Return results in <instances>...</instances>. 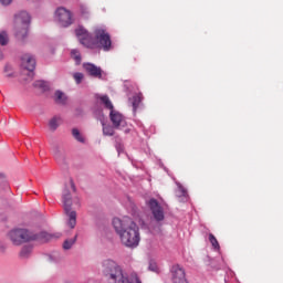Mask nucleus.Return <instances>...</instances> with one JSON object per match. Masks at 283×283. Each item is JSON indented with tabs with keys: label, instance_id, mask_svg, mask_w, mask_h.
Wrapping results in <instances>:
<instances>
[{
	"label": "nucleus",
	"instance_id": "11",
	"mask_svg": "<svg viewBox=\"0 0 283 283\" xmlns=\"http://www.w3.org/2000/svg\"><path fill=\"white\" fill-rule=\"evenodd\" d=\"M171 273L174 283H188L186 279V271L181 266H172Z\"/></svg>",
	"mask_w": 283,
	"mask_h": 283
},
{
	"label": "nucleus",
	"instance_id": "15",
	"mask_svg": "<svg viewBox=\"0 0 283 283\" xmlns=\"http://www.w3.org/2000/svg\"><path fill=\"white\" fill-rule=\"evenodd\" d=\"M143 99H144L143 93H136L135 95H133V97H130V102H132V106H133L134 111H137L138 106L140 105V102H143Z\"/></svg>",
	"mask_w": 283,
	"mask_h": 283
},
{
	"label": "nucleus",
	"instance_id": "13",
	"mask_svg": "<svg viewBox=\"0 0 283 283\" xmlns=\"http://www.w3.org/2000/svg\"><path fill=\"white\" fill-rule=\"evenodd\" d=\"M94 116L97 120H99L102 127H103V134L104 136H107L106 125H107V118L105 117V113H103V108H97L94 113Z\"/></svg>",
	"mask_w": 283,
	"mask_h": 283
},
{
	"label": "nucleus",
	"instance_id": "1",
	"mask_svg": "<svg viewBox=\"0 0 283 283\" xmlns=\"http://www.w3.org/2000/svg\"><path fill=\"white\" fill-rule=\"evenodd\" d=\"M113 227L122 240L124 247L136 249L140 242V230L138 224L132 218L113 219Z\"/></svg>",
	"mask_w": 283,
	"mask_h": 283
},
{
	"label": "nucleus",
	"instance_id": "14",
	"mask_svg": "<svg viewBox=\"0 0 283 283\" xmlns=\"http://www.w3.org/2000/svg\"><path fill=\"white\" fill-rule=\"evenodd\" d=\"M52 154H53L56 161L65 163L66 154H65V150L63 148L54 147Z\"/></svg>",
	"mask_w": 283,
	"mask_h": 283
},
{
	"label": "nucleus",
	"instance_id": "30",
	"mask_svg": "<svg viewBox=\"0 0 283 283\" xmlns=\"http://www.w3.org/2000/svg\"><path fill=\"white\" fill-rule=\"evenodd\" d=\"M70 187L73 189V191H76V186L74 185V180H70Z\"/></svg>",
	"mask_w": 283,
	"mask_h": 283
},
{
	"label": "nucleus",
	"instance_id": "12",
	"mask_svg": "<svg viewBox=\"0 0 283 283\" xmlns=\"http://www.w3.org/2000/svg\"><path fill=\"white\" fill-rule=\"evenodd\" d=\"M84 70L90 74V76H94L95 78H101L103 71L101 67L92 64V63H86L84 64Z\"/></svg>",
	"mask_w": 283,
	"mask_h": 283
},
{
	"label": "nucleus",
	"instance_id": "34",
	"mask_svg": "<svg viewBox=\"0 0 283 283\" xmlns=\"http://www.w3.org/2000/svg\"><path fill=\"white\" fill-rule=\"evenodd\" d=\"M0 61H3V51L0 49Z\"/></svg>",
	"mask_w": 283,
	"mask_h": 283
},
{
	"label": "nucleus",
	"instance_id": "3",
	"mask_svg": "<svg viewBox=\"0 0 283 283\" xmlns=\"http://www.w3.org/2000/svg\"><path fill=\"white\" fill-rule=\"evenodd\" d=\"M50 234L48 232L33 233L25 229H15L10 232V240L19 247L23 242H32L36 240L38 242H48L50 240Z\"/></svg>",
	"mask_w": 283,
	"mask_h": 283
},
{
	"label": "nucleus",
	"instance_id": "19",
	"mask_svg": "<svg viewBox=\"0 0 283 283\" xmlns=\"http://www.w3.org/2000/svg\"><path fill=\"white\" fill-rule=\"evenodd\" d=\"M97 105L107 109V95H96Z\"/></svg>",
	"mask_w": 283,
	"mask_h": 283
},
{
	"label": "nucleus",
	"instance_id": "37",
	"mask_svg": "<svg viewBox=\"0 0 283 283\" xmlns=\"http://www.w3.org/2000/svg\"><path fill=\"white\" fill-rule=\"evenodd\" d=\"M98 230L101 231V223H97Z\"/></svg>",
	"mask_w": 283,
	"mask_h": 283
},
{
	"label": "nucleus",
	"instance_id": "31",
	"mask_svg": "<svg viewBox=\"0 0 283 283\" xmlns=\"http://www.w3.org/2000/svg\"><path fill=\"white\" fill-rule=\"evenodd\" d=\"M179 190L181 191L182 196H186V195H187L186 189H184L182 187H179Z\"/></svg>",
	"mask_w": 283,
	"mask_h": 283
},
{
	"label": "nucleus",
	"instance_id": "4",
	"mask_svg": "<svg viewBox=\"0 0 283 283\" xmlns=\"http://www.w3.org/2000/svg\"><path fill=\"white\" fill-rule=\"evenodd\" d=\"M30 13L27 11H20L14 17V30L15 36L20 41H23L28 36V31L30 30Z\"/></svg>",
	"mask_w": 283,
	"mask_h": 283
},
{
	"label": "nucleus",
	"instance_id": "17",
	"mask_svg": "<svg viewBox=\"0 0 283 283\" xmlns=\"http://www.w3.org/2000/svg\"><path fill=\"white\" fill-rule=\"evenodd\" d=\"M61 117L55 116L53 118L50 119L49 122V127L52 132H56V129H59V125H61Z\"/></svg>",
	"mask_w": 283,
	"mask_h": 283
},
{
	"label": "nucleus",
	"instance_id": "9",
	"mask_svg": "<svg viewBox=\"0 0 283 283\" xmlns=\"http://www.w3.org/2000/svg\"><path fill=\"white\" fill-rule=\"evenodd\" d=\"M55 19L59 21V23H60V25H62V28H67V27L72 25V23H73L72 12H70L65 8H59L55 11Z\"/></svg>",
	"mask_w": 283,
	"mask_h": 283
},
{
	"label": "nucleus",
	"instance_id": "26",
	"mask_svg": "<svg viewBox=\"0 0 283 283\" xmlns=\"http://www.w3.org/2000/svg\"><path fill=\"white\" fill-rule=\"evenodd\" d=\"M83 73L77 72L73 74V78L77 85H81V83H83Z\"/></svg>",
	"mask_w": 283,
	"mask_h": 283
},
{
	"label": "nucleus",
	"instance_id": "2",
	"mask_svg": "<svg viewBox=\"0 0 283 283\" xmlns=\"http://www.w3.org/2000/svg\"><path fill=\"white\" fill-rule=\"evenodd\" d=\"M75 35L84 48L90 50H104L107 52V29L96 27L93 31V36L83 27L75 29Z\"/></svg>",
	"mask_w": 283,
	"mask_h": 283
},
{
	"label": "nucleus",
	"instance_id": "33",
	"mask_svg": "<svg viewBox=\"0 0 283 283\" xmlns=\"http://www.w3.org/2000/svg\"><path fill=\"white\" fill-rule=\"evenodd\" d=\"M120 151H123V146H122V144H119V146H117V153L120 154Z\"/></svg>",
	"mask_w": 283,
	"mask_h": 283
},
{
	"label": "nucleus",
	"instance_id": "10",
	"mask_svg": "<svg viewBox=\"0 0 283 283\" xmlns=\"http://www.w3.org/2000/svg\"><path fill=\"white\" fill-rule=\"evenodd\" d=\"M148 206L155 220L157 222H163V220H165V211L163 207H160L158 200H155V198H153L151 200H149Z\"/></svg>",
	"mask_w": 283,
	"mask_h": 283
},
{
	"label": "nucleus",
	"instance_id": "18",
	"mask_svg": "<svg viewBox=\"0 0 283 283\" xmlns=\"http://www.w3.org/2000/svg\"><path fill=\"white\" fill-rule=\"evenodd\" d=\"M78 238V235H75L73 239H67L64 241L63 243V249L65 251H70V249H72V247H74V244H76V239Z\"/></svg>",
	"mask_w": 283,
	"mask_h": 283
},
{
	"label": "nucleus",
	"instance_id": "28",
	"mask_svg": "<svg viewBox=\"0 0 283 283\" xmlns=\"http://www.w3.org/2000/svg\"><path fill=\"white\" fill-rule=\"evenodd\" d=\"M81 12H82V14H88L90 10L87 9V7L82 6L81 7Z\"/></svg>",
	"mask_w": 283,
	"mask_h": 283
},
{
	"label": "nucleus",
	"instance_id": "32",
	"mask_svg": "<svg viewBox=\"0 0 283 283\" xmlns=\"http://www.w3.org/2000/svg\"><path fill=\"white\" fill-rule=\"evenodd\" d=\"M109 49H112V40H111L109 33H108V51H109Z\"/></svg>",
	"mask_w": 283,
	"mask_h": 283
},
{
	"label": "nucleus",
	"instance_id": "22",
	"mask_svg": "<svg viewBox=\"0 0 283 283\" xmlns=\"http://www.w3.org/2000/svg\"><path fill=\"white\" fill-rule=\"evenodd\" d=\"M73 137L77 139L78 143H85V138L81 135V132H78L77 128L72 129Z\"/></svg>",
	"mask_w": 283,
	"mask_h": 283
},
{
	"label": "nucleus",
	"instance_id": "24",
	"mask_svg": "<svg viewBox=\"0 0 283 283\" xmlns=\"http://www.w3.org/2000/svg\"><path fill=\"white\" fill-rule=\"evenodd\" d=\"M33 85L35 86V87H38L39 90H42L43 92H45V90H48V83H45L44 81H35L34 83H33Z\"/></svg>",
	"mask_w": 283,
	"mask_h": 283
},
{
	"label": "nucleus",
	"instance_id": "27",
	"mask_svg": "<svg viewBox=\"0 0 283 283\" xmlns=\"http://www.w3.org/2000/svg\"><path fill=\"white\" fill-rule=\"evenodd\" d=\"M148 269H149V271H153V272L158 271V266H157L156 262H150Z\"/></svg>",
	"mask_w": 283,
	"mask_h": 283
},
{
	"label": "nucleus",
	"instance_id": "29",
	"mask_svg": "<svg viewBox=\"0 0 283 283\" xmlns=\"http://www.w3.org/2000/svg\"><path fill=\"white\" fill-rule=\"evenodd\" d=\"M0 3H2V6H10V3H12V0H0Z\"/></svg>",
	"mask_w": 283,
	"mask_h": 283
},
{
	"label": "nucleus",
	"instance_id": "21",
	"mask_svg": "<svg viewBox=\"0 0 283 283\" xmlns=\"http://www.w3.org/2000/svg\"><path fill=\"white\" fill-rule=\"evenodd\" d=\"M209 242L211 243L213 249L220 250V244H219L218 239L216 238V235H213V233L209 234Z\"/></svg>",
	"mask_w": 283,
	"mask_h": 283
},
{
	"label": "nucleus",
	"instance_id": "7",
	"mask_svg": "<svg viewBox=\"0 0 283 283\" xmlns=\"http://www.w3.org/2000/svg\"><path fill=\"white\" fill-rule=\"evenodd\" d=\"M62 202L64 211L69 217V227L74 229L76 227V211L72 210V193L69 189H64L62 195Z\"/></svg>",
	"mask_w": 283,
	"mask_h": 283
},
{
	"label": "nucleus",
	"instance_id": "6",
	"mask_svg": "<svg viewBox=\"0 0 283 283\" xmlns=\"http://www.w3.org/2000/svg\"><path fill=\"white\" fill-rule=\"evenodd\" d=\"M109 118L113 126H108V136H114L115 129H122L126 125V117L115 108L113 102L108 97Z\"/></svg>",
	"mask_w": 283,
	"mask_h": 283
},
{
	"label": "nucleus",
	"instance_id": "5",
	"mask_svg": "<svg viewBox=\"0 0 283 283\" xmlns=\"http://www.w3.org/2000/svg\"><path fill=\"white\" fill-rule=\"evenodd\" d=\"M108 282L109 283H142L138 277L135 280H129L127 275L123 273V269L114 262V260H108Z\"/></svg>",
	"mask_w": 283,
	"mask_h": 283
},
{
	"label": "nucleus",
	"instance_id": "38",
	"mask_svg": "<svg viewBox=\"0 0 283 283\" xmlns=\"http://www.w3.org/2000/svg\"><path fill=\"white\" fill-rule=\"evenodd\" d=\"M7 76H12V74H8Z\"/></svg>",
	"mask_w": 283,
	"mask_h": 283
},
{
	"label": "nucleus",
	"instance_id": "36",
	"mask_svg": "<svg viewBox=\"0 0 283 283\" xmlns=\"http://www.w3.org/2000/svg\"><path fill=\"white\" fill-rule=\"evenodd\" d=\"M0 178H6V175H3V174H0Z\"/></svg>",
	"mask_w": 283,
	"mask_h": 283
},
{
	"label": "nucleus",
	"instance_id": "20",
	"mask_svg": "<svg viewBox=\"0 0 283 283\" xmlns=\"http://www.w3.org/2000/svg\"><path fill=\"white\" fill-rule=\"evenodd\" d=\"M30 253H32V247L24 245L20 251V258L22 259L30 258Z\"/></svg>",
	"mask_w": 283,
	"mask_h": 283
},
{
	"label": "nucleus",
	"instance_id": "25",
	"mask_svg": "<svg viewBox=\"0 0 283 283\" xmlns=\"http://www.w3.org/2000/svg\"><path fill=\"white\" fill-rule=\"evenodd\" d=\"M8 33L6 31L0 32V45H8Z\"/></svg>",
	"mask_w": 283,
	"mask_h": 283
},
{
	"label": "nucleus",
	"instance_id": "16",
	"mask_svg": "<svg viewBox=\"0 0 283 283\" xmlns=\"http://www.w3.org/2000/svg\"><path fill=\"white\" fill-rule=\"evenodd\" d=\"M55 103H57V105H65V103H67V96H65V93L61 91H56Z\"/></svg>",
	"mask_w": 283,
	"mask_h": 283
},
{
	"label": "nucleus",
	"instance_id": "23",
	"mask_svg": "<svg viewBox=\"0 0 283 283\" xmlns=\"http://www.w3.org/2000/svg\"><path fill=\"white\" fill-rule=\"evenodd\" d=\"M71 56L72 59H74L77 65L81 64V52H78L77 50H72Z\"/></svg>",
	"mask_w": 283,
	"mask_h": 283
},
{
	"label": "nucleus",
	"instance_id": "8",
	"mask_svg": "<svg viewBox=\"0 0 283 283\" xmlns=\"http://www.w3.org/2000/svg\"><path fill=\"white\" fill-rule=\"evenodd\" d=\"M22 65L25 67L24 74L27 77L23 81H32L34 78V70L36 67V60L30 54H24L22 56Z\"/></svg>",
	"mask_w": 283,
	"mask_h": 283
},
{
	"label": "nucleus",
	"instance_id": "35",
	"mask_svg": "<svg viewBox=\"0 0 283 283\" xmlns=\"http://www.w3.org/2000/svg\"><path fill=\"white\" fill-rule=\"evenodd\" d=\"M8 70H10V66H4V72H8Z\"/></svg>",
	"mask_w": 283,
	"mask_h": 283
}]
</instances>
